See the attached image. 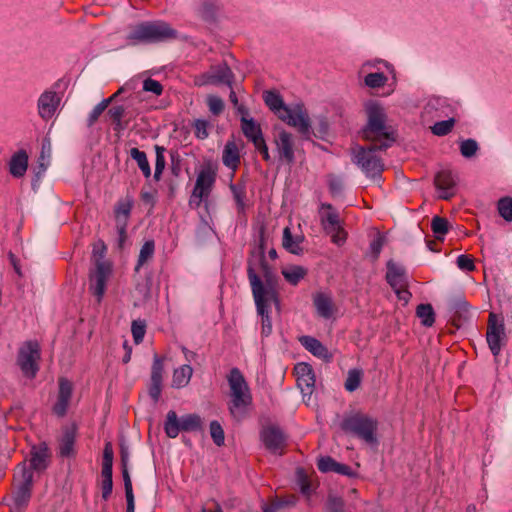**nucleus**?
<instances>
[{
    "instance_id": "50",
    "label": "nucleus",
    "mask_w": 512,
    "mask_h": 512,
    "mask_svg": "<svg viewBox=\"0 0 512 512\" xmlns=\"http://www.w3.org/2000/svg\"><path fill=\"white\" fill-rule=\"evenodd\" d=\"M479 150L478 143L474 139H466L460 143L461 155L465 158H471L476 155Z\"/></svg>"
},
{
    "instance_id": "51",
    "label": "nucleus",
    "mask_w": 512,
    "mask_h": 512,
    "mask_svg": "<svg viewBox=\"0 0 512 512\" xmlns=\"http://www.w3.org/2000/svg\"><path fill=\"white\" fill-rule=\"evenodd\" d=\"M454 123H455V120L453 118L436 122L431 128L432 133L437 136H445L451 132V130L453 129Z\"/></svg>"
},
{
    "instance_id": "25",
    "label": "nucleus",
    "mask_w": 512,
    "mask_h": 512,
    "mask_svg": "<svg viewBox=\"0 0 512 512\" xmlns=\"http://www.w3.org/2000/svg\"><path fill=\"white\" fill-rule=\"evenodd\" d=\"M48 448L45 444H41L39 446H33L30 451V466L29 468L32 472L33 470L36 471H43L48 466Z\"/></svg>"
},
{
    "instance_id": "40",
    "label": "nucleus",
    "mask_w": 512,
    "mask_h": 512,
    "mask_svg": "<svg viewBox=\"0 0 512 512\" xmlns=\"http://www.w3.org/2000/svg\"><path fill=\"white\" fill-rule=\"evenodd\" d=\"M431 229L437 239H441L449 231V222L446 218L434 216L431 221Z\"/></svg>"
},
{
    "instance_id": "24",
    "label": "nucleus",
    "mask_w": 512,
    "mask_h": 512,
    "mask_svg": "<svg viewBox=\"0 0 512 512\" xmlns=\"http://www.w3.org/2000/svg\"><path fill=\"white\" fill-rule=\"evenodd\" d=\"M134 201L132 197L126 196L119 199L114 207V217L116 227H120L123 231V226H128V221L131 216Z\"/></svg>"
},
{
    "instance_id": "5",
    "label": "nucleus",
    "mask_w": 512,
    "mask_h": 512,
    "mask_svg": "<svg viewBox=\"0 0 512 512\" xmlns=\"http://www.w3.org/2000/svg\"><path fill=\"white\" fill-rule=\"evenodd\" d=\"M251 271L258 277L263 289L265 291H272L275 294V299H279L276 290V275L265 259V238L263 234L260 236L258 248L251 252L247 261V276L249 281Z\"/></svg>"
},
{
    "instance_id": "53",
    "label": "nucleus",
    "mask_w": 512,
    "mask_h": 512,
    "mask_svg": "<svg viewBox=\"0 0 512 512\" xmlns=\"http://www.w3.org/2000/svg\"><path fill=\"white\" fill-rule=\"evenodd\" d=\"M131 332L136 344H140L146 333V324L142 320H134L131 325Z\"/></svg>"
},
{
    "instance_id": "56",
    "label": "nucleus",
    "mask_w": 512,
    "mask_h": 512,
    "mask_svg": "<svg viewBox=\"0 0 512 512\" xmlns=\"http://www.w3.org/2000/svg\"><path fill=\"white\" fill-rule=\"evenodd\" d=\"M143 90L145 92H151L154 95L159 96L163 92V86L159 81L152 78H147L143 82Z\"/></svg>"
},
{
    "instance_id": "49",
    "label": "nucleus",
    "mask_w": 512,
    "mask_h": 512,
    "mask_svg": "<svg viewBox=\"0 0 512 512\" xmlns=\"http://www.w3.org/2000/svg\"><path fill=\"white\" fill-rule=\"evenodd\" d=\"M325 232L331 236L332 242L338 246L343 245L346 241L347 233L341 225L326 228Z\"/></svg>"
},
{
    "instance_id": "4",
    "label": "nucleus",
    "mask_w": 512,
    "mask_h": 512,
    "mask_svg": "<svg viewBox=\"0 0 512 512\" xmlns=\"http://www.w3.org/2000/svg\"><path fill=\"white\" fill-rule=\"evenodd\" d=\"M343 432L351 434L369 445H377L378 421L363 412L346 415L340 423Z\"/></svg>"
},
{
    "instance_id": "36",
    "label": "nucleus",
    "mask_w": 512,
    "mask_h": 512,
    "mask_svg": "<svg viewBox=\"0 0 512 512\" xmlns=\"http://www.w3.org/2000/svg\"><path fill=\"white\" fill-rule=\"evenodd\" d=\"M321 210H327L325 214L321 215V224L324 230H326V228L340 225L339 214L331 204L323 203L321 205Z\"/></svg>"
},
{
    "instance_id": "63",
    "label": "nucleus",
    "mask_w": 512,
    "mask_h": 512,
    "mask_svg": "<svg viewBox=\"0 0 512 512\" xmlns=\"http://www.w3.org/2000/svg\"><path fill=\"white\" fill-rule=\"evenodd\" d=\"M254 147L262 155V158L264 161H266L268 163L271 162V156H270L269 149H268L265 139H262L261 141H258L257 143H255Z\"/></svg>"
},
{
    "instance_id": "35",
    "label": "nucleus",
    "mask_w": 512,
    "mask_h": 512,
    "mask_svg": "<svg viewBox=\"0 0 512 512\" xmlns=\"http://www.w3.org/2000/svg\"><path fill=\"white\" fill-rule=\"evenodd\" d=\"M192 374L193 369L188 364L175 369L172 377V387L179 389L187 386L191 380Z\"/></svg>"
},
{
    "instance_id": "54",
    "label": "nucleus",
    "mask_w": 512,
    "mask_h": 512,
    "mask_svg": "<svg viewBox=\"0 0 512 512\" xmlns=\"http://www.w3.org/2000/svg\"><path fill=\"white\" fill-rule=\"evenodd\" d=\"M296 475H297V482L300 486V491L304 495H307V496L310 495L311 485H310V481H309L308 476L306 475L305 471L302 468H298Z\"/></svg>"
},
{
    "instance_id": "39",
    "label": "nucleus",
    "mask_w": 512,
    "mask_h": 512,
    "mask_svg": "<svg viewBox=\"0 0 512 512\" xmlns=\"http://www.w3.org/2000/svg\"><path fill=\"white\" fill-rule=\"evenodd\" d=\"M416 315L421 319L422 325L431 327L435 322V313L431 304H419Z\"/></svg>"
},
{
    "instance_id": "21",
    "label": "nucleus",
    "mask_w": 512,
    "mask_h": 512,
    "mask_svg": "<svg viewBox=\"0 0 512 512\" xmlns=\"http://www.w3.org/2000/svg\"><path fill=\"white\" fill-rule=\"evenodd\" d=\"M57 401L53 406V412L58 417H64L70 404L73 393V384L66 378H60Z\"/></svg>"
},
{
    "instance_id": "64",
    "label": "nucleus",
    "mask_w": 512,
    "mask_h": 512,
    "mask_svg": "<svg viewBox=\"0 0 512 512\" xmlns=\"http://www.w3.org/2000/svg\"><path fill=\"white\" fill-rule=\"evenodd\" d=\"M200 512H223V509L218 501L210 499L205 505L202 506Z\"/></svg>"
},
{
    "instance_id": "26",
    "label": "nucleus",
    "mask_w": 512,
    "mask_h": 512,
    "mask_svg": "<svg viewBox=\"0 0 512 512\" xmlns=\"http://www.w3.org/2000/svg\"><path fill=\"white\" fill-rule=\"evenodd\" d=\"M299 341L301 345L314 356L324 360L331 358L328 349L315 337L305 335L300 337Z\"/></svg>"
},
{
    "instance_id": "32",
    "label": "nucleus",
    "mask_w": 512,
    "mask_h": 512,
    "mask_svg": "<svg viewBox=\"0 0 512 512\" xmlns=\"http://www.w3.org/2000/svg\"><path fill=\"white\" fill-rule=\"evenodd\" d=\"M281 273L290 285L296 286L307 276L308 269L301 265H289Z\"/></svg>"
},
{
    "instance_id": "38",
    "label": "nucleus",
    "mask_w": 512,
    "mask_h": 512,
    "mask_svg": "<svg viewBox=\"0 0 512 512\" xmlns=\"http://www.w3.org/2000/svg\"><path fill=\"white\" fill-rule=\"evenodd\" d=\"M155 252V243L153 240L146 241L141 249L138 256L137 264L135 266V272H139L141 267L150 259H152Z\"/></svg>"
},
{
    "instance_id": "59",
    "label": "nucleus",
    "mask_w": 512,
    "mask_h": 512,
    "mask_svg": "<svg viewBox=\"0 0 512 512\" xmlns=\"http://www.w3.org/2000/svg\"><path fill=\"white\" fill-rule=\"evenodd\" d=\"M154 149L156 153L155 170L164 171L166 165L164 153L166 149L159 145H155Z\"/></svg>"
},
{
    "instance_id": "9",
    "label": "nucleus",
    "mask_w": 512,
    "mask_h": 512,
    "mask_svg": "<svg viewBox=\"0 0 512 512\" xmlns=\"http://www.w3.org/2000/svg\"><path fill=\"white\" fill-rule=\"evenodd\" d=\"M203 430V420L195 413L183 415L180 419L174 410L168 411L164 422V431L169 438H176L181 431L194 432Z\"/></svg>"
},
{
    "instance_id": "42",
    "label": "nucleus",
    "mask_w": 512,
    "mask_h": 512,
    "mask_svg": "<svg viewBox=\"0 0 512 512\" xmlns=\"http://www.w3.org/2000/svg\"><path fill=\"white\" fill-rule=\"evenodd\" d=\"M388 78L387 76L382 72H375V73H369L364 78V83L369 88H381L383 87Z\"/></svg>"
},
{
    "instance_id": "18",
    "label": "nucleus",
    "mask_w": 512,
    "mask_h": 512,
    "mask_svg": "<svg viewBox=\"0 0 512 512\" xmlns=\"http://www.w3.org/2000/svg\"><path fill=\"white\" fill-rule=\"evenodd\" d=\"M274 144L279 161L288 165L295 162L293 135L285 130L279 131L274 136Z\"/></svg>"
},
{
    "instance_id": "34",
    "label": "nucleus",
    "mask_w": 512,
    "mask_h": 512,
    "mask_svg": "<svg viewBox=\"0 0 512 512\" xmlns=\"http://www.w3.org/2000/svg\"><path fill=\"white\" fill-rule=\"evenodd\" d=\"M222 162L226 167L233 170L240 164L239 150L235 142L229 141L226 143L223 150Z\"/></svg>"
},
{
    "instance_id": "47",
    "label": "nucleus",
    "mask_w": 512,
    "mask_h": 512,
    "mask_svg": "<svg viewBox=\"0 0 512 512\" xmlns=\"http://www.w3.org/2000/svg\"><path fill=\"white\" fill-rule=\"evenodd\" d=\"M229 188L233 194V198L237 204V207L240 211L245 208V197H246V189L244 185L233 184L229 185Z\"/></svg>"
},
{
    "instance_id": "29",
    "label": "nucleus",
    "mask_w": 512,
    "mask_h": 512,
    "mask_svg": "<svg viewBox=\"0 0 512 512\" xmlns=\"http://www.w3.org/2000/svg\"><path fill=\"white\" fill-rule=\"evenodd\" d=\"M28 168V155L25 150L16 152L9 162V172L16 178L22 177Z\"/></svg>"
},
{
    "instance_id": "15",
    "label": "nucleus",
    "mask_w": 512,
    "mask_h": 512,
    "mask_svg": "<svg viewBox=\"0 0 512 512\" xmlns=\"http://www.w3.org/2000/svg\"><path fill=\"white\" fill-rule=\"evenodd\" d=\"M505 339V328L502 321H499L494 313H490L488 327L486 332V340L494 356H498L502 343Z\"/></svg>"
},
{
    "instance_id": "20",
    "label": "nucleus",
    "mask_w": 512,
    "mask_h": 512,
    "mask_svg": "<svg viewBox=\"0 0 512 512\" xmlns=\"http://www.w3.org/2000/svg\"><path fill=\"white\" fill-rule=\"evenodd\" d=\"M436 188L440 191V198L448 200L456 193L457 176L450 170L439 171L434 180Z\"/></svg>"
},
{
    "instance_id": "14",
    "label": "nucleus",
    "mask_w": 512,
    "mask_h": 512,
    "mask_svg": "<svg viewBox=\"0 0 512 512\" xmlns=\"http://www.w3.org/2000/svg\"><path fill=\"white\" fill-rule=\"evenodd\" d=\"M260 439L268 451L279 455L283 453L287 442L285 433L275 425L264 427L260 432Z\"/></svg>"
},
{
    "instance_id": "58",
    "label": "nucleus",
    "mask_w": 512,
    "mask_h": 512,
    "mask_svg": "<svg viewBox=\"0 0 512 512\" xmlns=\"http://www.w3.org/2000/svg\"><path fill=\"white\" fill-rule=\"evenodd\" d=\"M457 266L459 269L463 271H473L475 269V264L473 259L468 255H459L456 260Z\"/></svg>"
},
{
    "instance_id": "6",
    "label": "nucleus",
    "mask_w": 512,
    "mask_h": 512,
    "mask_svg": "<svg viewBox=\"0 0 512 512\" xmlns=\"http://www.w3.org/2000/svg\"><path fill=\"white\" fill-rule=\"evenodd\" d=\"M386 150L379 149L377 144L369 143L366 146L356 144L351 148V159L367 177L377 178L384 171V162L380 153Z\"/></svg>"
},
{
    "instance_id": "60",
    "label": "nucleus",
    "mask_w": 512,
    "mask_h": 512,
    "mask_svg": "<svg viewBox=\"0 0 512 512\" xmlns=\"http://www.w3.org/2000/svg\"><path fill=\"white\" fill-rule=\"evenodd\" d=\"M327 505L331 512H344V501L340 497L329 496Z\"/></svg>"
},
{
    "instance_id": "22",
    "label": "nucleus",
    "mask_w": 512,
    "mask_h": 512,
    "mask_svg": "<svg viewBox=\"0 0 512 512\" xmlns=\"http://www.w3.org/2000/svg\"><path fill=\"white\" fill-rule=\"evenodd\" d=\"M294 370L297 376V385L301 392L304 396H311L316 381L312 366L308 363L301 362L295 366Z\"/></svg>"
},
{
    "instance_id": "7",
    "label": "nucleus",
    "mask_w": 512,
    "mask_h": 512,
    "mask_svg": "<svg viewBox=\"0 0 512 512\" xmlns=\"http://www.w3.org/2000/svg\"><path fill=\"white\" fill-rule=\"evenodd\" d=\"M250 286L257 314L261 316V334L263 337H268L272 333L270 305L274 303L278 307L279 299H275V294L272 291H265L258 277L252 272L250 273Z\"/></svg>"
},
{
    "instance_id": "45",
    "label": "nucleus",
    "mask_w": 512,
    "mask_h": 512,
    "mask_svg": "<svg viewBox=\"0 0 512 512\" xmlns=\"http://www.w3.org/2000/svg\"><path fill=\"white\" fill-rule=\"evenodd\" d=\"M500 216L507 222H512V198L503 197L497 203Z\"/></svg>"
},
{
    "instance_id": "19",
    "label": "nucleus",
    "mask_w": 512,
    "mask_h": 512,
    "mask_svg": "<svg viewBox=\"0 0 512 512\" xmlns=\"http://www.w3.org/2000/svg\"><path fill=\"white\" fill-rule=\"evenodd\" d=\"M61 98L55 91L46 90L38 98L37 109L38 114L43 120L51 119L60 104Z\"/></svg>"
},
{
    "instance_id": "43",
    "label": "nucleus",
    "mask_w": 512,
    "mask_h": 512,
    "mask_svg": "<svg viewBox=\"0 0 512 512\" xmlns=\"http://www.w3.org/2000/svg\"><path fill=\"white\" fill-rule=\"evenodd\" d=\"M217 9L218 4L216 0H205L199 9V14L204 20L210 21L215 18Z\"/></svg>"
},
{
    "instance_id": "61",
    "label": "nucleus",
    "mask_w": 512,
    "mask_h": 512,
    "mask_svg": "<svg viewBox=\"0 0 512 512\" xmlns=\"http://www.w3.org/2000/svg\"><path fill=\"white\" fill-rule=\"evenodd\" d=\"M107 115L112 122H120L125 115V108L122 105L113 106L108 110Z\"/></svg>"
},
{
    "instance_id": "62",
    "label": "nucleus",
    "mask_w": 512,
    "mask_h": 512,
    "mask_svg": "<svg viewBox=\"0 0 512 512\" xmlns=\"http://www.w3.org/2000/svg\"><path fill=\"white\" fill-rule=\"evenodd\" d=\"M329 190L333 196H338L342 193L343 182L338 177H332L329 180Z\"/></svg>"
},
{
    "instance_id": "11",
    "label": "nucleus",
    "mask_w": 512,
    "mask_h": 512,
    "mask_svg": "<svg viewBox=\"0 0 512 512\" xmlns=\"http://www.w3.org/2000/svg\"><path fill=\"white\" fill-rule=\"evenodd\" d=\"M41 357L40 346L37 341H26L19 348L17 364L23 374L34 378L39 370L38 361Z\"/></svg>"
},
{
    "instance_id": "30",
    "label": "nucleus",
    "mask_w": 512,
    "mask_h": 512,
    "mask_svg": "<svg viewBox=\"0 0 512 512\" xmlns=\"http://www.w3.org/2000/svg\"><path fill=\"white\" fill-rule=\"evenodd\" d=\"M241 129L244 136L253 143L264 139L261 127L253 118L241 117Z\"/></svg>"
},
{
    "instance_id": "27",
    "label": "nucleus",
    "mask_w": 512,
    "mask_h": 512,
    "mask_svg": "<svg viewBox=\"0 0 512 512\" xmlns=\"http://www.w3.org/2000/svg\"><path fill=\"white\" fill-rule=\"evenodd\" d=\"M304 237L302 235L294 236L291 232L290 227H285L283 230L282 246L289 253L294 255L303 254V248L301 246Z\"/></svg>"
},
{
    "instance_id": "8",
    "label": "nucleus",
    "mask_w": 512,
    "mask_h": 512,
    "mask_svg": "<svg viewBox=\"0 0 512 512\" xmlns=\"http://www.w3.org/2000/svg\"><path fill=\"white\" fill-rule=\"evenodd\" d=\"M18 469L15 474V488L12 493L13 505L11 509L13 512H23L28 506L33 486V472L27 469L25 464L19 465Z\"/></svg>"
},
{
    "instance_id": "46",
    "label": "nucleus",
    "mask_w": 512,
    "mask_h": 512,
    "mask_svg": "<svg viewBox=\"0 0 512 512\" xmlns=\"http://www.w3.org/2000/svg\"><path fill=\"white\" fill-rule=\"evenodd\" d=\"M210 435L215 445L223 446L225 442V434L221 424L217 420L210 423Z\"/></svg>"
},
{
    "instance_id": "23",
    "label": "nucleus",
    "mask_w": 512,
    "mask_h": 512,
    "mask_svg": "<svg viewBox=\"0 0 512 512\" xmlns=\"http://www.w3.org/2000/svg\"><path fill=\"white\" fill-rule=\"evenodd\" d=\"M386 281L392 289L408 287V276L405 268L393 260L387 262Z\"/></svg>"
},
{
    "instance_id": "52",
    "label": "nucleus",
    "mask_w": 512,
    "mask_h": 512,
    "mask_svg": "<svg viewBox=\"0 0 512 512\" xmlns=\"http://www.w3.org/2000/svg\"><path fill=\"white\" fill-rule=\"evenodd\" d=\"M206 103L208 105L209 111L218 116L224 111V101L216 95H209L206 99Z\"/></svg>"
},
{
    "instance_id": "57",
    "label": "nucleus",
    "mask_w": 512,
    "mask_h": 512,
    "mask_svg": "<svg viewBox=\"0 0 512 512\" xmlns=\"http://www.w3.org/2000/svg\"><path fill=\"white\" fill-rule=\"evenodd\" d=\"M208 121L206 120H203V119H197L195 120L194 122V133H195V136L198 138V139H205L208 137V131H207V128H208Z\"/></svg>"
},
{
    "instance_id": "12",
    "label": "nucleus",
    "mask_w": 512,
    "mask_h": 512,
    "mask_svg": "<svg viewBox=\"0 0 512 512\" xmlns=\"http://www.w3.org/2000/svg\"><path fill=\"white\" fill-rule=\"evenodd\" d=\"M235 75L226 62L212 65L207 72L196 75L194 83L197 86L221 85L232 87Z\"/></svg>"
},
{
    "instance_id": "44",
    "label": "nucleus",
    "mask_w": 512,
    "mask_h": 512,
    "mask_svg": "<svg viewBox=\"0 0 512 512\" xmlns=\"http://www.w3.org/2000/svg\"><path fill=\"white\" fill-rule=\"evenodd\" d=\"M112 103V99H103L100 103H98L87 118V126L92 127L100 117V115L107 109V107Z\"/></svg>"
},
{
    "instance_id": "1",
    "label": "nucleus",
    "mask_w": 512,
    "mask_h": 512,
    "mask_svg": "<svg viewBox=\"0 0 512 512\" xmlns=\"http://www.w3.org/2000/svg\"><path fill=\"white\" fill-rule=\"evenodd\" d=\"M366 124L361 129L362 139L372 144H377L379 149H388L397 138L396 131L388 124L385 108L374 100H369L364 105Z\"/></svg>"
},
{
    "instance_id": "41",
    "label": "nucleus",
    "mask_w": 512,
    "mask_h": 512,
    "mask_svg": "<svg viewBox=\"0 0 512 512\" xmlns=\"http://www.w3.org/2000/svg\"><path fill=\"white\" fill-rule=\"evenodd\" d=\"M362 371L360 369H351L348 371V375L345 381V389L349 392L357 390L361 384Z\"/></svg>"
},
{
    "instance_id": "17",
    "label": "nucleus",
    "mask_w": 512,
    "mask_h": 512,
    "mask_svg": "<svg viewBox=\"0 0 512 512\" xmlns=\"http://www.w3.org/2000/svg\"><path fill=\"white\" fill-rule=\"evenodd\" d=\"M113 449L110 442H107L103 450V461H102V498L106 501L110 497L113 490Z\"/></svg>"
},
{
    "instance_id": "16",
    "label": "nucleus",
    "mask_w": 512,
    "mask_h": 512,
    "mask_svg": "<svg viewBox=\"0 0 512 512\" xmlns=\"http://www.w3.org/2000/svg\"><path fill=\"white\" fill-rule=\"evenodd\" d=\"M111 273V266L108 262L101 259L96 260L95 271L90 276L91 292L101 301L106 288V281Z\"/></svg>"
},
{
    "instance_id": "13",
    "label": "nucleus",
    "mask_w": 512,
    "mask_h": 512,
    "mask_svg": "<svg viewBox=\"0 0 512 512\" xmlns=\"http://www.w3.org/2000/svg\"><path fill=\"white\" fill-rule=\"evenodd\" d=\"M279 119L298 130L304 136L310 134L311 124L306 108L303 104L287 106L280 114Z\"/></svg>"
},
{
    "instance_id": "48",
    "label": "nucleus",
    "mask_w": 512,
    "mask_h": 512,
    "mask_svg": "<svg viewBox=\"0 0 512 512\" xmlns=\"http://www.w3.org/2000/svg\"><path fill=\"white\" fill-rule=\"evenodd\" d=\"M163 372H164L163 358L159 357L158 355H155L154 359H153L152 368H151L150 381L162 383Z\"/></svg>"
},
{
    "instance_id": "33",
    "label": "nucleus",
    "mask_w": 512,
    "mask_h": 512,
    "mask_svg": "<svg viewBox=\"0 0 512 512\" xmlns=\"http://www.w3.org/2000/svg\"><path fill=\"white\" fill-rule=\"evenodd\" d=\"M76 432L74 428H67L59 443V454L62 457H71L74 454Z\"/></svg>"
},
{
    "instance_id": "2",
    "label": "nucleus",
    "mask_w": 512,
    "mask_h": 512,
    "mask_svg": "<svg viewBox=\"0 0 512 512\" xmlns=\"http://www.w3.org/2000/svg\"><path fill=\"white\" fill-rule=\"evenodd\" d=\"M177 38L178 31L164 21L141 22L132 26L127 35L131 45L166 42Z\"/></svg>"
},
{
    "instance_id": "37",
    "label": "nucleus",
    "mask_w": 512,
    "mask_h": 512,
    "mask_svg": "<svg viewBox=\"0 0 512 512\" xmlns=\"http://www.w3.org/2000/svg\"><path fill=\"white\" fill-rule=\"evenodd\" d=\"M130 156L137 162V165L143 173L144 177L149 178L151 176V168L146 153L139 150L138 148H132L130 150Z\"/></svg>"
},
{
    "instance_id": "31",
    "label": "nucleus",
    "mask_w": 512,
    "mask_h": 512,
    "mask_svg": "<svg viewBox=\"0 0 512 512\" xmlns=\"http://www.w3.org/2000/svg\"><path fill=\"white\" fill-rule=\"evenodd\" d=\"M265 105L274 112L278 118L280 114L286 109V105L283 101L282 96L276 90H265L262 95Z\"/></svg>"
},
{
    "instance_id": "3",
    "label": "nucleus",
    "mask_w": 512,
    "mask_h": 512,
    "mask_svg": "<svg viewBox=\"0 0 512 512\" xmlns=\"http://www.w3.org/2000/svg\"><path fill=\"white\" fill-rule=\"evenodd\" d=\"M230 387L231 400L229 412L237 421L242 420L247 414V408L252 404L250 388L238 368H232L227 376Z\"/></svg>"
},
{
    "instance_id": "55",
    "label": "nucleus",
    "mask_w": 512,
    "mask_h": 512,
    "mask_svg": "<svg viewBox=\"0 0 512 512\" xmlns=\"http://www.w3.org/2000/svg\"><path fill=\"white\" fill-rule=\"evenodd\" d=\"M337 463L338 462L335 461L332 457L325 456V457H321L318 460L317 467H318V470L323 473L334 472Z\"/></svg>"
},
{
    "instance_id": "10",
    "label": "nucleus",
    "mask_w": 512,
    "mask_h": 512,
    "mask_svg": "<svg viewBox=\"0 0 512 512\" xmlns=\"http://www.w3.org/2000/svg\"><path fill=\"white\" fill-rule=\"evenodd\" d=\"M216 176V171L211 166H205L200 170L188 201L192 209H198L202 202L210 197L216 182Z\"/></svg>"
},
{
    "instance_id": "28",
    "label": "nucleus",
    "mask_w": 512,
    "mask_h": 512,
    "mask_svg": "<svg viewBox=\"0 0 512 512\" xmlns=\"http://www.w3.org/2000/svg\"><path fill=\"white\" fill-rule=\"evenodd\" d=\"M313 304L316 308L317 314L324 318L329 319L333 315L334 304L332 298L326 293H317L313 297Z\"/></svg>"
}]
</instances>
